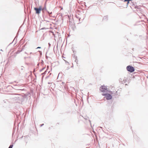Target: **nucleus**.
<instances>
[{
    "label": "nucleus",
    "instance_id": "nucleus-1",
    "mask_svg": "<svg viewBox=\"0 0 148 148\" xmlns=\"http://www.w3.org/2000/svg\"><path fill=\"white\" fill-rule=\"evenodd\" d=\"M100 90L102 92H110L111 94H112V91H108V88L107 86H105L104 85L101 86L100 88Z\"/></svg>",
    "mask_w": 148,
    "mask_h": 148
},
{
    "label": "nucleus",
    "instance_id": "nucleus-2",
    "mask_svg": "<svg viewBox=\"0 0 148 148\" xmlns=\"http://www.w3.org/2000/svg\"><path fill=\"white\" fill-rule=\"evenodd\" d=\"M19 85V84H14V87H12L14 89H15L16 90H24V87L23 86H18Z\"/></svg>",
    "mask_w": 148,
    "mask_h": 148
},
{
    "label": "nucleus",
    "instance_id": "nucleus-3",
    "mask_svg": "<svg viewBox=\"0 0 148 148\" xmlns=\"http://www.w3.org/2000/svg\"><path fill=\"white\" fill-rule=\"evenodd\" d=\"M126 69L128 71L131 73L135 71L134 68L133 66L130 65L127 66Z\"/></svg>",
    "mask_w": 148,
    "mask_h": 148
},
{
    "label": "nucleus",
    "instance_id": "nucleus-4",
    "mask_svg": "<svg viewBox=\"0 0 148 148\" xmlns=\"http://www.w3.org/2000/svg\"><path fill=\"white\" fill-rule=\"evenodd\" d=\"M102 95L105 96L107 100L111 99L112 98V96L109 93H102Z\"/></svg>",
    "mask_w": 148,
    "mask_h": 148
},
{
    "label": "nucleus",
    "instance_id": "nucleus-5",
    "mask_svg": "<svg viewBox=\"0 0 148 148\" xmlns=\"http://www.w3.org/2000/svg\"><path fill=\"white\" fill-rule=\"evenodd\" d=\"M34 10L36 11V13L38 14L40 13V11L42 10V7L40 6L39 8L35 7L34 8Z\"/></svg>",
    "mask_w": 148,
    "mask_h": 148
},
{
    "label": "nucleus",
    "instance_id": "nucleus-6",
    "mask_svg": "<svg viewBox=\"0 0 148 148\" xmlns=\"http://www.w3.org/2000/svg\"><path fill=\"white\" fill-rule=\"evenodd\" d=\"M108 16H105L103 18V20L107 21L108 20Z\"/></svg>",
    "mask_w": 148,
    "mask_h": 148
},
{
    "label": "nucleus",
    "instance_id": "nucleus-7",
    "mask_svg": "<svg viewBox=\"0 0 148 148\" xmlns=\"http://www.w3.org/2000/svg\"><path fill=\"white\" fill-rule=\"evenodd\" d=\"M45 10H46H46H47L46 9L45 5V6L44 8H42V10L43 11V12H44V11Z\"/></svg>",
    "mask_w": 148,
    "mask_h": 148
},
{
    "label": "nucleus",
    "instance_id": "nucleus-8",
    "mask_svg": "<svg viewBox=\"0 0 148 148\" xmlns=\"http://www.w3.org/2000/svg\"><path fill=\"white\" fill-rule=\"evenodd\" d=\"M22 50H21V51H20V50H18L16 52V54H18Z\"/></svg>",
    "mask_w": 148,
    "mask_h": 148
},
{
    "label": "nucleus",
    "instance_id": "nucleus-9",
    "mask_svg": "<svg viewBox=\"0 0 148 148\" xmlns=\"http://www.w3.org/2000/svg\"><path fill=\"white\" fill-rule=\"evenodd\" d=\"M13 145L11 144L10 145L9 147L8 148H12L13 147Z\"/></svg>",
    "mask_w": 148,
    "mask_h": 148
},
{
    "label": "nucleus",
    "instance_id": "nucleus-10",
    "mask_svg": "<svg viewBox=\"0 0 148 148\" xmlns=\"http://www.w3.org/2000/svg\"><path fill=\"white\" fill-rule=\"evenodd\" d=\"M47 72V71H45L42 74V75H45V74H46Z\"/></svg>",
    "mask_w": 148,
    "mask_h": 148
},
{
    "label": "nucleus",
    "instance_id": "nucleus-11",
    "mask_svg": "<svg viewBox=\"0 0 148 148\" xmlns=\"http://www.w3.org/2000/svg\"><path fill=\"white\" fill-rule=\"evenodd\" d=\"M46 12H47V13L49 14V15L50 16H51L50 15V12L48 11L47 10H46Z\"/></svg>",
    "mask_w": 148,
    "mask_h": 148
},
{
    "label": "nucleus",
    "instance_id": "nucleus-12",
    "mask_svg": "<svg viewBox=\"0 0 148 148\" xmlns=\"http://www.w3.org/2000/svg\"><path fill=\"white\" fill-rule=\"evenodd\" d=\"M45 68H42L40 70V72H41L42 70H43L45 69Z\"/></svg>",
    "mask_w": 148,
    "mask_h": 148
},
{
    "label": "nucleus",
    "instance_id": "nucleus-13",
    "mask_svg": "<svg viewBox=\"0 0 148 148\" xmlns=\"http://www.w3.org/2000/svg\"><path fill=\"white\" fill-rule=\"evenodd\" d=\"M48 45H49V48H50V47L51 45L50 43H48Z\"/></svg>",
    "mask_w": 148,
    "mask_h": 148
},
{
    "label": "nucleus",
    "instance_id": "nucleus-14",
    "mask_svg": "<svg viewBox=\"0 0 148 148\" xmlns=\"http://www.w3.org/2000/svg\"><path fill=\"white\" fill-rule=\"evenodd\" d=\"M38 52H39L40 53V55H42V52L41 51H39Z\"/></svg>",
    "mask_w": 148,
    "mask_h": 148
},
{
    "label": "nucleus",
    "instance_id": "nucleus-15",
    "mask_svg": "<svg viewBox=\"0 0 148 148\" xmlns=\"http://www.w3.org/2000/svg\"><path fill=\"white\" fill-rule=\"evenodd\" d=\"M44 125V124H41V125H40V127H42V126H43Z\"/></svg>",
    "mask_w": 148,
    "mask_h": 148
},
{
    "label": "nucleus",
    "instance_id": "nucleus-16",
    "mask_svg": "<svg viewBox=\"0 0 148 148\" xmlns=\"http://www.w3.org/2000/svg\"><path fill=\"white\" fill-rule=\"evenodd\" d=\"M76 17L77 18H79V19L80 20V18H79V17L77 16V15H76Z\"/></svg>",
    "mask_w": 148,
    "mask_h": 148
},
{
    "label": "nucleus",
    "instance_id": "nucleus-17",
    "mask_svg": "<svg viewBox=\"0 0 148 148\" xmlns=\"http://www.w3.org/2000/svg\"><path fill=\"white\" fill-rule=\"evenodd\" d=\"M46 29V28L43 27V28H41V29L43 30V29Z\"/></svg>",
    "mask_w": 148,
    "mask_h": 148
},
{
    "label": "nucleus",
    "instance_id": "nucleus-18",
    "mask_svg": "<svg viewBox=\"0 0 148 148\" xmlns=\"http://www.w3.org/2000/svg\"><path fill=\"white\" fill-rule=\"evenodd\" d=\"M72 28L73 30V31H74L75 30V27H74V28H73V27H72Z\"/></svg>",
    "mask_w": 148,
    "mask_h": 148
},
{
    "label": "nucleus",
    "instance_id": "nucleus-19",
    "mask_svg": "<svg viewBox=\"0 0 148 148\" xmlns=\"http://www.w3.org/2000/svg\"><path fill=\"white\" fill-rule=\"evenodd\" d=\"M41 48V47H37L36 48V49H40V48Z\"/></svg>",
    "mask_w": 148,
    "mask_h": 148
},
{
    "label": "nucleus",
    "instance_id": "nucleus-20",
    "mask_svg": "<svg viewBox=\"0 0 148 148\" xmlns=\"http://www.w3.org/2000/svg\"><path fill=\"white\" fill-rule=\"evenodd\" d=\"M127 5L129 3V1H127Z\"/></svg>",
    "mask_w": 148,
    "mask_h": 148
},
{
    "label": "nucleus",
    "instance_id": "nucleus-21",
    "mask_svg": "<svg viewBox=\"0 0 148 148\" xmlns=\"http://www.w3.org/2000/svg\"><path fill=\"white\" fill-rule=\"evenodd\" d=\"M88 118L87 117H85L84 118V119H86V120H88Z\"/></svg>",
    "mask_w": 148,
    "mask_h": 148
},
{
    "label": "nucleus",
    "instance_id": "nucleus-22",
    "mask_svg": "<svg viewBox=\"0 0 148 148\" xmlns=\"http://www.w3.org/2000/svg\"><path fill=\"white\" fill-rule=\"evenodd\" d=\"M65 61L66 63H69V62L67 61Z\"/></svg>",
    "mask_w": 148,
    "mask_h": 148
},
{
    "label": "nucleus",
    "instance_id": "nucleus-23",
    "mask_svg": "<svg viewBox=\"0 0 148 148\" xmlns=\"http://www.w3.org/2000/svg\"><path fill=\"white\" fill-rule=\"evenodd\" d=\"M124 2H127V0H124Z\"/></svg>",
    "mask_w": 148,
    "mask_h": 148
},
{
    "label": "nucleus",
    "instance_id": "nucleus-24",
    "mask_svg": "<svg viewBox=\"0 0 148 148\" xmlns=\"http://www.w3.org/2000/svg\"><path fill=\"white\" fill-rule=\"evenodd\" d=\"M132 0H127V1H132Z\"/></svg>",
    "mask_w": 148,
    "mask_h": 148
},
{
    "label": "nucleus",
    "instance_id": "nucleus-25",
    "mask_svg": "<svg viewBox=\"0 0 148 148\" xmlns=\"http://www.w3.org/2000/svg\"><path fill=\"white\" fill-rule=\"evenodd\" d=\"M52 14V12H50V14Z\"/></svg>",
    "mask_w": 148,
    "mask_h": 148
},
{
    "label": "nucleus",
    "instance_id": "nucleus-26",
    "mask_svg": "<svg viewBox=\"0 0 148 148\" xmlns=\"http://www.w3.org/2000/svg\"><path fill=\"white\" fill-rule=\"evenodd\" d=\"M69 69V67H67V70H68Z\"/></svg>",
    "mask_w": 148,
    "mask_h": 148
},
{
    "label": "nucleus",
    "instance_id": "nucleus-27",
    "mask_svg": "<svg viewBox=\"0 0 148 148\" xmlns=\"http://www.w3.org/2000/svg\"><path fill=\"white\" fill-rule=\"evenodd\" d=\"M48 58V57H47V56H46V58L47 59Z\"/></svg>",
    "mask_w": 148,
    "mask_h": 148
},
{
    "label": "nucleus",
    "instance_id": "nucleus-28",
    "mask_svg": "<svg viewBox=\"0 0 148 148\" xmlns=\"http://www.w3.org/2000/svg\"><path fill=\"white\" fill-rule=\"evenodd\" d=\"M117 91H116V94H117Z\"/></svg>",
    "mask_w": 148,
    "mask_h": 148
},
{
    "label": "nucleus",
    "instance_id": "nucleus-29",
    "mask_svg": "<svg viewBox=\"0 0 148 148\" xmlns=\"http://www.w3.org/2000/svg\"><path fill=\"white\" fill-rule=\"evenodd\" d=\"M77 58V57H76V60Z\"/></svg>",
    "mask_w": 148,
    "mask_h": 148
},
{
    "label": "nucleus",
    "instance_id": "nucleus-30",
    "mask_svg": "<svg viewBox=\"0 0 148 148\" xmlns=\"http://www.w3.org/2000/svg\"><path fill=\"white\" fill-rule=\"evenodd\" d=\"M89 122H90V121L89 120Z\"/></svg>",
    "mask_w": 148,
    "mask_h": 148
},
{
    "label": "nucleus",
    "instance_id": "nucleus-31",
    "mask_svg": "<svg viewBox=\"0 0 148 148\" xmlns=\"http://www.w3.org/2000/svg\"><path fill=\"white\" fill-rule=\"evenodd\" d=\"M49 71L48 72V73H49Z\"/></svg>",
    "mask_w": 148,
    "mask_h": 148
},
{
    "label": "nucleus",
    "instance_id": "nucleus-32",
    "mask_svg": "<svg viewBox=\"0 0 148 148\" xmlns=\"http://www.w3.org/2000/svg\"><path fill=\"white\" fill-rule=\"evenodd\" d=\"M62 84H63V82H62Z\"/></svg>",
    "mask_w": 148,
    "mask_h": 148
}]
</instances>
